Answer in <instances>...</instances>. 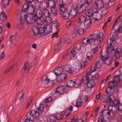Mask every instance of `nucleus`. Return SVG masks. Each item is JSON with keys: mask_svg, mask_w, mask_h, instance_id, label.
<instances>
[{"mask_svg": "<svg viewBox=\"0 0 122 122\" xmlns=\"http://www.w3.org/2000/svg\"><path fill=\"white\" fill-rule=\"evenodd\" d=\"M66 78V75L64 73H61L59 75L57 79V80L59 82L64 81Z\"/></svg>", "mask_w": 122, "mask_h": 122, "instance_id": "obj_14", "label": "nucleus"}, {"mask_svg": "<svg viewBox=\"0 0 122 122\" xmlns=\"http://www.w3.org/2000/svg\"><path fill=\"white\" fill-rule=\"evenodd\" d=\"M81 102H77L75 106L78 107H81L82 105V104Z\"/></svg>", "mask_w": 122, "mask_h": 122, "instance_id": "obj_59", "label": "nucleus"}, {"mask_svg": "<svg viewBox=\"0 0 122 122\" xmlns=\"http://www.w3.org/2000/svg\"><path fill=\"white\" fill-rule=\"evenodd\" d=\"M119 103V102L118 100H115L113 102H110L109 105L110 106H114L118 105Z\"/></svg>", "mask_w": 122, "mask_h": 122, "instance_id": "obj_30", "label": "nucleus"}, {"mask_svg": "<svg viewBox=\"0 0 122 122\" xmlns=\"http://www.w3.org/2000/svg\"><path fill=\"white\" fill-rule=\"evenodd\" d=\"M64 69L70 74L73 73L74 72L73 68L68 65H66L64 68Z\"/></svg>", "mask_w": 122, "mask_h": 122, "instance_id": "obj_13", "label": "nucleus"}, {"mask_svg": "<svg viewBox=\"0 0 122 122\" xmlns=\"http://www.w3.org/2000/svg\"><path fill=\"white\" fill-rule=\"evenodd\" d=\"M7 18V16L4 12H3L0 16V19L1 20L4 21Z\"/></svg>", "mask_w": 122, "mask_h": 122, "instance_id": "obj_35", "label": "nucleus"}, {"mask_svg": "<svg viewBox=\"0 0 122 122\" xmlns=\"http://www.w3.org/2000/svg\"><path fill=\"white\" fill-rule=\"evenodd\" d=\"M103 3V2L102 0H97L93 5V9H96V11H98L102 7Z\"/></svg>", "mask_w": 122, "mask_h": 122, "instance_id": "obj_10", "label": "nucleus"}, {"mask_svg": "<svg viewBox=\"0 0 122 122\" xmlns=\"http://www.w3.org/2000/svg\"><path fill=\"white\" fill-rule=\"evenodd\" d=\"M39 28L37 26H34L32 27V30L36 36H38L39 35Z\"/></svg>", "mask_w": 122, "mask_h": 122, "instance_id": "obj_23", "label": "nucleus"}, {"mask_svg": "<svg viewBox=\"0 0 122 122\" xmlns=\"http://www.w3.org/2000/svg\"><path fill=\"white\" fill-rule=\"evenodd\" d=\"M98 50V47L97 46L95 48H93L92 49V51L93 53H96L97 52Z\"/></svg>", "mask_w": 122, "mask_h": 122, "instance_id": "obj_49", "label": "nucleus"}, {"mask_svg": "<svg viewBox=\"0 0 122 122\" xmlns=\"http://www.w3.org/2000/svg\"><path fill=\"white\" fill-rule=\"evenodd\" d=\"M87 19L86 17L83 15H80V16L78 17V22L80 24H81L84 22Z\"/></svg>", "mask_w": 122, "mask_h": 122, "instance_id": "obj_17", "label": "nucleus"}, {"mask_svg": "<svg viewBox=\"0 0 122 122\" xmlns=\"http://www.w3.org/2000/svg\"><path fill=\"white\" fill-rule=\"evenodd\" d=\"M87 58L89 60H92L93 58V55L91 52L88 53L86 54Z\"/></svg>", "mask_w": 122, "mask_h": 122, "instance_id": "obj_41", "label": "nucleus"}, {"mask_svg": "<svg viewBox=\"0 0 122 122\" xmlns=\"http://www.w3.org/2000/svg\"><path fill=\"white\" fill-rule=\"evenodd\" d=\"M65 89L64 86H58L57 87V90L55 91H53V92H54V96H55L56 94H58L59 93L63 94L64 92Z\"/></svg>", "mask_w": 122, "mask_h": 122, "instance_id": "obj_12", "label": "nucleus"}, {"mask_svg": "<svg viewBox=\"0 0 122 122\" xmlns=\"http://www.w3.org/2000/svg\"><path fill=\"white\" fill-rule=\"evenodd\" d=\"M112 37L113 38V41H116V39L118 38V36L116 34H114L112 35Z\"/></svg>", "mask_w": 122, "mask_h": 122, "instance_id": "obj_58", "label": "nucleus"}, {"mask_svg": "<svg viewBox=\"0 0 122 122\" xmlns=\"http://www.w3.org/2000/svg\"><path fill=\"white\" fill-rule=\"evenodd\" d=\"M120 51V48H118L115 51L114 56L116 58L118 59L120 58L121 53L119 51Z\"/></svg>", "mask_w": 122, "mask_h": 122, "instance_id": "obj_27", "label": "nucleus"}, {"mask_svg": "<svg viewBox=\"0 0 122 122\" xmlns=\"http://www.w3.org/2000/svg\"><path fill=\"white\" fill-rule=\"evenodd\" d=\"M108 85L109 86L107 88L105 92L108 94L111 95L113 93L114 91V87L116 86L112 82H109Z\"/></svg>", "mask_w": 122, "mask_h": 122, "instance_id": "obj_9", "label": "nucleus"}, {"mask_svg": "<svg viewBox=\"0 0 122 122\" xmlns=\"http://www.w3.org/2000/svg\"><path fill=\"white\" fill-rule=\"evenodd\" d=\"M61 42L60 41V42L58 43L57 45L55 46V48L54 49V50H57L58 49V46H59L61 44Z\"/></svg>", "mask_w": 122, "mask_h": 122, "instance_id": "obj_62", "label": "nucleus"}, {"mask_svg": "<svg viewBox=\"0 0 122 122\" xmlns=\"http://www.w3.org/2000/svg\"><path fill=\"white\" fill-rule=\"evenodd\" d=\"M93 12L92 10L90 9H89L86 12V15L88 17L92 16Z\"/></svg>", "mask_w": 122, "mask_h": 122, "instance_id": "obj_37", "label": "nucleus"}, {"mask_svg": "<svg viewBox=\"0 0 122 122\" xmlns=\"http://www.w3.org/2000/svg\"><path fill=\"white\" fill-rule=\"evenodd\" d=\"M78 33L80 35L83 34L84 33V31L83 29L82 28H80L77 30Z\"/></svg>", "mask_w": 122, "mask_h": 122, "instance_id": "obj_47", "label": "nucleus"}, {"mask_svg": "<svg viewBox=\"0 0 122 122\" xmlns=\"http://www.w3.org/2000/svg\"><path fill=\"white\" fill-rule=\"evenodd\" d=\"M24 91L23 90H21L18 93V95L20 96L19 99L21 101H22L24 99Z\"/></svg>", "mask_w": 122, "mask_h": 122, "instance_id": "obj_24", "label": "nucleus"}, {"mask_svg": "<svg viewBox=\"0 0 122 122\" xmlns=\"http://www.w3.org/2000/svg\"><path fill=\"white\" fill-rule=\"evenodd\" d=\"M70 16L72 17L76 16L77 15H78L77 10L75 9H73L71 10L70 12Z\"/></svg>", "mask_w": 122, "mask_h": 122, "instance_id": "obj_25", "label": "nucleus"}, {"mask_svg": "<svg viewBox=\"0 0 122 122\" xmlns=\"http://www.w3.org/2000/svg\"><path fill=\"white\" fill-rule=\"evenodd\" d=\"M90 74L89 72H87L85 77H85L87 81H88L87 83V86L91 88L94 87L95 86V83L94 80L92 79L89 80V76H90Z\"/></svg>", "mask_w": 122, "mask_h": 122, "instance_id": "obj_7", "label": "nucleus"}, {"mask_svg": "<svg viewBox=\"0 0 122 122\" xmlns=\"http://www.w3.org/2000/svg\"><path fill=\"white\" fill-rule=\"evenodd\" d=\"M113 81L112 82L114 84L117 86L118 82L122 81V75H115L113 78Z\"/></svg>", "mask_w": 122, "mask_h": 122, "instance_id": "obj_11", "label": "nucleus"}, {"mask_svg": "<svg viewBox=\"0 0 122 122\" xmlns=\"http://www.w3.org/2000/svg\"><path fill=\"white\" fill-rule=\"evenodd\" d=\"M95 36L91 34L88 38H84L82 40L81 43L84 45H86L88 44H90L91 45L94 44L93 39L95 37Z\"/></svg>", "mask_w": 122, "mask_h": 122, "instance_id": "obj_6", "label": "nucleus"}, {"mask_svg": "<svg viewBox=\"0 0 122 122\" xmlns=\"http://www.w3.org/2000/svg\"><path fill=\"white\" fill-rule=\"evenodd\" d=\"M105 120L103 116H101L98 118V122H103Z\"/></svg>", "mask_w": 122, "mask_h": 122, "instance_id": "obj_51", "label": "nucleus"}, {"mask_svg": "<svg viewBox=\"0 0 122 122\" xmlns=\"http://www.w3.org/2000/svg\"><path fill=\"white\" fill-rule=\"evenodd\" d=\"M102 115L103 116L108 114V116H111V114H113L112 109H111L110 111H108L107 110H104L102 111Z\"/></svg>", "mask_w": 122, "mask_h": 122, "instance_id": "obj_22", "label": "nucleus"}, {"mask_svg": "<svg viewBox=\"0 0 122 122\" xmlns=\"http://www.w3.org/2000/svg\"><path fill=\"white\" fill-rule=\"evenodd\" d=\"M5 56V52L4 51H3L2 54L0 56V60L3 59Z\"/></svg>", "mask_w": 122, "mask_h": 122, "instance_id": "obj_64", "label": "nucleus"}, {"mask_svg": "<svg viewBox=\"0 0 122 122\" xmlns=\"http://www.w3.org/2000/svg\"><path fill=\"white\" fill-rule=\"evenodd\" d=\"M59 30H58L56 32L54 33L51 36V38H53L55 37L56 38H57L58 37V35L57 34L58 33Z\"/></svg>", "mask_w": 122, "mask_h": 122, "instance_id": "obj_53", "label": "nucleus"}, {"mask_svg": "<svg viewBox=\"0 0 122 122\" xmlns=\"http://www.w3.org/2000/svg\"><path fill=\"white\" fill-rule=\"evenodd\" d=\"M60 8V14L62 15V18L65 19H68L70 16V12L65 7L66 5L65 3L62 0L60 1L59 4Z\"/></svg>", "mask_w": 122, "mask_h": 122, "instance_id": "obj_4", "label": "nucleus"}, {"mask_svg": "<svg viewBox=\"0 0 122 122\" xmlns=\"http://www.w3.org/2000/svg\"><path fill=\"white\" fill-rule=\"evenodd\" d=\"M52 100L51 97H49L47 98L45 100V103H48L50 102Z\"/></svg>", "mask_w": 122, "mask_h": 122, "instance_id": "obj_52", "label": "nucleus"}, {"mask_svg": "<svg viewBox=\"0 0 122 122\" xmlns=\"http://www.w3.org/2000/svg\"><path fill=\"white\" fill-rule=\"evenodd\" d=\"M97 68H99L100 67L101 64L99 60L98 61L96 62L94 66Z\"/></svg>", "mask_w": 122, "mask_h": 122, "instance_id": "obj_46", "label": "nucleus"}, {"mask_svg": "<svg viewBox=\"0 0 122 122\" xmlns=\"http://www.w3.org/2000/svg\"><path fill=\"white\" fill-rule=\"evenodd\" d=\"M52 6L51 8V13L52 14H54L55 15H57V9L55 8V6Z\"/></svg>", "mask_w": 122, "mask_h": 122, "instance_id": "obj_31", "label": "nucleus"}, {"mask_svg": "<svg viewBox=\"0 0 122 122\" xmlns=\"http://www.w3.org/2000/svg\"><path fill=\"white\" fill-rule=\"evenodd\" d=\"M71 21L70 20L68 21L66 23V27H70L71 25Z\"/></svg>", "mask_w": 122, "mask_h": 122, "instance_id": "obj_63", "label": "nucleus"}, {"mask_svg": "<svg viewBox=\"0 0 122 122\" xmlns=\"http://www.w3.org/2000/svg\"><path fill=\"white\" fill-rule=\"evenodd\" d=\"M10 2L9 0H3L2 1V3L4 7H5L9 4Z\"/></svg>", "mask_w": 122, "mask_h": 122, "instance_id": "obj_36", "label": "nucleus"}, {"mask_svg": "<svg viewBox=\"0 0 122 122\" xmlns=\"http://www.w3.org/2000/svg\"><path fill=\"white\" fill-rule=\"evenodd\" d=\"M21 24H19L18 26V27L20 29H24V27L23 26V24H24L23 23H22L20 22Z\"/></svg>", "mask_w": 122, "mask_h": 122, "instance_id": "obj_61", "label": "nucleus"}, {"mask_svg": "<svg viewBox=\"0 0 122 122\" xmlns=\"http://www.w3.org/2000/svg\"><path fill=\"white\" fill-rule=\"evenodd\" d=\"M122 32V27H119L118 30H116L115 31V33H119Z\"/></svg>", "mask_w": 122, "mask_h": 122, "instance_id": "obj_50", "label": "nucleus"}, {"mask_svg": "<svg viewBox=\"0 0 122 122\" xmlns=\"http://www.w3.org/2000/svg\"><path fill=\"white\" fill-rule=\"evenodd\" d=\"M45 21L46 22V20L45 18L43 17H41L39 18V19L37 20V23L38 25H43Z\"/></svg>", "mask_w": 122, "mask_h": 122, "instance_id": "obj_18", "label": "nucleus"}, {"mask_svg": "<svg viewBox=\"0 0 122 122\" xmlns=\"http://www.w3.org/2000/svg\"><path fill=\"white\" fill-rule=\"evenodd\" d=\"M78 49L76 47H75L73 49H72L71 51V53L74 55H76Z\"/></svg>", "mask_w": 122, "mask_h": 122, "instance_id": "obj_40", "label": "nucleus"}, {"mask_svg": "<svg viewBox=\"0 0 122 122\" xmlns=\"http://www.w3.org/2000/svg\"><path fill=\"white\" fill-rule=\"evenodd\" d=\"M29 66V62H27L25 63L24 65L23 69L24 70H25L27 69Z\"/></svg>", "mask_w": 122, "mask_h": 122, "instance_id": "obj_56", "label": "nucleus"}, {"mask_svg": "<svg viewBox=\"0 0 122 122\" xmlns=\"http://www.w3.org/2000/svg\"><path fill=\"white\" fill-rule=\"evenodd\" d=\"M56 119H57L56 117L53 116H51L50 118V121L51 122H56Z\"/></svg>", "mask_w": 122, "mask_h": 122, "instance_id": "obj_43", "label": "nucleus"}, {"mask_svg": "<svg viewBox=\"0 0 122 122\" xmlns=\"http://www.w3.org/2000/svg\"><path fill=\"white\" fill-rule=\"evenodd\" d=\"M36 9L33 6H30L28 11L30 13L29 14H31L33 16H35L34 13L35 12Z\"/></svg>", "mask_w": 122, "mask_h": 122, "instance_id": "obj_21", "label": "nucleus"}, {"mask_svg": "<svg viewBox=\"0 0 122 122\" xmlns=\"http://www.w3.org/2000/svg\"><path fill=\"white\" fill-rule=\"evenodd\" d=\"M108 99L106 97L104 96H102L101 97V101L103 102H107L108 103L107 99Z\"/></svg>", "mask_w": 122, "mask_h": 122, "instance_id": "obj_44", "label": "nucleus"}, {"mask_svg": "<svg viewBox=\"0 0 122 122\" xmlns=\"http://www.w3.org/2000/svg\"><path fill=\"white\" fill-rule=\"evenodd\" d=\"M64 112H62L61 113L58 114L56 115L57 120H60L62 119L64 116H66V115H64Z\"/></svg>", "mask_w": 122, "mask_h": 122, "instance_id": "obj_29", "label": "nucleus"}, {"mask_svg": "<svg viewBox=\"0 0 122 122\" xmlns=\"http://www.w3.org/2000/svg\"><path fill=\"white\" fill-rule=\"evenodd\" d=\"M34 16L31 14L26 15L22 13L20 15V22L24 23L26 21L27 23L32 24L36 21V18Z\"/></svg>", "mask_w": 122, "mask_h": 122, "instance_id": "obj_3", "label": "nucleus"}, {"mask_svg": "<svg viewBox=\"0 0 122 122\" xmlns=\"http://www.w3.org/2000/svg\"><path fill=\"white\" fill-rule=\"evenodd\" d=\"M35 16H34L36 18V20H37V18H40L42 16V12L41 10L39 9H37L36 11V14H34Z\"/></svg>", "mask_w": 122, "mask_h": 122, "instance_id": "obj_19", "label": "nucleus"}, {"mask_svg": "<svg viewBox=\"0 0 122 122\" xmlns=\"http://www.w3.org/2000/svg\"><path fill=\"white\" fill-rule=\"evenodd\" d=\"M73 107L71 106H70L69 107V109L66 110L64 113V115H66V116L69 115L70 114L71 112H69V111H72L73 110Z\"/></svg>", "mask_w": 122, "mask_h": 122, "instance_id": "obj_34", "label": "nucleus"}, {"mask_svg": "<svg viewBox=\"0 0 122 122\" xmlns=\"http://www.w3.org/2000/svg\"><path fill=\"white\" fill-rule=\"evenodd\" d=\"M14 65H12L10 67L8 68L6 70L4 71V73H9L10 71L12 70L13 68H14Z\"/></svg>", "mask_w": 122, "mask_h": 122, "instance_id": "obj_42", "label": "nucleus"}, {"mask_svg": "<svg viewBox=\"0 0 122 122\" xmlns=\"http://www.w3.org/2000/svg\"><path fill=\"white\" fill-rule=\"evenodd\" d=\"M28 114H27L26 116V117L27 119H25V121L24 122H32V121H33V120H31V119L28 118H29V117L28 116Z\"/></svg>", "mask_w": 122, "mask_h": 122, "instance_id": "obj_54", "label": "nucleus"}, {"mask_svg": "<svg viewBox=\"0 0 122 122\" xmlns=\"http://www.w3.org/2000/svg\"><path fill=\"white\" fill-rule=\"evenodd\" d=\"M96 68L94 66H92L90 69V72L92 73L94 71L96 70Z\"/></svg>", "mask_w": 122, "mask_h": 122, "instance_id": "obj_57", "label": "nucleus"}, {"mask_svg": "<svg viewBox=\"0 0 122 122\" xmlns=\"http://www.w3.org/2000/svg\"><path fill=\"white\" fill-rule=\"evenodd\" d=\"M81 99H80V101L81 102H86L88 99V97L87 96H82L81 97Z\"/></svg>", "mask_w": 122, "mask_h": 122, "instance_id": "obj_38", "label": "nucleus"}, {"mask_svg": "<svg viewBox=\"0 0 122 122\" xmlns=\"http://www.w3.org/2000/svg\"><path fill=\"white\" fill-rule=\"evenodd\" d=\"M91 35L95 36V38L93 39V42L95 45H99L103 38V34L102 32H100L97 35L95 34Z\"/></svg>", "mask_w": 122, "mask_h": 122, "instance_id": "obj_5", "label": "nucleus"}, {"mask_svg": "<svg viewBox=\"0 0 122 122\" xmlns=\"http://www.w3.org/2000/svg\"><path fill=\"white\" fill-rule=\"evenodd\" d=\"M39 34L41 36L45 35L46 33L45 32V29L43 27H40L39 28Z\"/></svg>", "mask_w": 122, "mask_h": 122, "instance_id": "obj_28", "label": "nucleus"}, {"mask_svg": "<svg viewBox=\"0 0 122 122\" xmlns=\"http://www.w3.org/2000/svg\"><path fill=\"white\" fill-rule=\"evenodd\" d=\"M98 11L100 14L101 15H105L107 12V9L105 7L102 8V7H101Z\"/></svg>", "mask_w": 122, "mask_h": 122, "instance_id": "obj_16", "label": "nucleus"}, {"mask_svg": "<svg viewBox=\"0 0 122 122\" xmlns=\"http://www.w3.org/2000/svg\"><path fill=\"white\" fill-rule=\"evenodd\" d=\"M29 4L28 3H26L25 4L23 7V10L22 11L24 12L25 11H26L27 10H28V9L29 7V6H30L29 5Z\"/></svg>", "mask_w": 122, "mask_h": 122, "instance_id": "obj_33", "label": "nucleus"}, {"mask_svg": "<svg viewBox=\"0 0 122 122\" xmlns=\"http://www.w3.org/2000/svg\"><path fill=\"white\" fill-rule=\"evenodd\" d=\"M120 19V17H118L117 18V19H116V20H115V23L113 25V26L112 27V30H113L115 28V27H116V28L117 27V25H116V23H117V20H118V19Z\"/></svg>", "mask_w": 122, "mask_h": 122, "instance_id": "obj_45", "label": "nucleus"}, {"mask_svg": "<svg viewBox=\"0 0 122 122\" xmlns=\"http://www.w3.org/2000/svg\"><path fill=\"white\" fill-rule=\"evenodd\" d=\"M92 23V19L91 18L87 19L84 22L85 26L86 28H90L91 26Z\"/></svg>", "mask_w": 122, "mask_h": 122, "instance_id": "obj_15", "label": "nucleus"}, {"mask_svg": "<svg viewBox=\"0 0 122 122\" xmlns=\"http://www.w3.org/2000/svg\"><path fill=\"white\" fill-rule=\"evenodd\" d=\"M98 11H96L93 12L92 15V17L94 19H97L98 18V14L99 15V14L98 13Z\"/></svg>", "mask_w": 122, "mask_h": 122, "instance_id": "obj_39", "label": "nucleus"}, {"mask_svg": "<svg viewBox=\"0 0 122 122\" xmlns=\"http://www.w3.org/2000/svg\"><path fill=\"white\" fill-rule=\"evenodd\" d=\"M89 114L88 112H85V113L82 115L83 117H84L85 119H86V120H87V115Z\"/></svg>", "mask_w": 122, "mask_h": 122, "instance_id": "obj_60", "label": "nucleus"}, {"mask_svg": "<svg viewBox=\"0 0 122 122\" xmlns=\"http://www.w3.org/2000/svg\"><path fill=\"white\" fill-rule=\"evenodd\" d=\"M41 81L44 83L48 84L50 81L46 76H43L41 78Z\"/></svg>", "mask_w": 122, "mask_h": 122, "instance_id": "obj_26", "label": "nucleus"}, {"mask_svg": "<svg viewBox=\"0 0 122 122\" xmlns=\"http://www.w3.org/2000/svg\"><path fill=\"white\" fill-rule=\"evenodd\" d=\"M44 14L45 16L47 17L49 15V12L47 10L45 9L44 10Z\"/></svg>", "mask_w": 122, "mask_h": 122, "instance_id": "obj_55", "label": "nucleus"}, {"mask_svg": "<svg viewBox=\"0 0 122 122\" xmlns=\"http://www.w3.org/2000/svg\"><path fill=\"white\" fill-rule=\"evenodd\" d=\"M115 99V98L114 96L112 95L110 96L107 99V101H108V103L109 104L111 102H113Z\"/></svg>", "mask_w": 122, "mask_h": 122, "instance_id": "obj_32", "label": "nucleus"}, {"mask_svg": "<svg viewBox=\"0 0 122 122\" xmlns=\"http://www.w3.org/2000/svg\"><path fill=\"white\" fill-rule=\"evenodd\" d=\"M54 71L56 75H59L61 74L63 71V69L61 67H58L55 69Z\"/></svg>", "mask_w": 122, "mask_h": 122, "instance_id": "obj_20", "label": "nucleus"}, {"mask_svg": "<svg viewBox=\"0 0 122 122\" xmlns=\"http://www.w3.org/2000/svg\"><path fill=\"white\" fill-rule=\"evenodd\" d=\"M99 75L97 73L95 74L94 76L92 77V79L96 80L99 77Z\"/></svg>", "mask_w": 122, "mask_h": 122, "instance_id": "obj_48", "label": "nucleus"}, {"mask_svg": "<svg viewBox=\"0 0 122 122\" xmlns=\"http://www.w3.org/2000/svg\"><path fill=\"white\" fill-rule=\"evenodd\" d=\"M35 106L37 109L36 111L32 110L30 111V114L29 119L33 120V121L36 118H38L40 115L42 114L44 112V109L45 106L43 104L36 102L35 104Z\"/></svg>", "mask_w": 122, "mask_h": 122, "instance_id": "obj_2", "label": "nucleus"}, {"mask_svg": "<svg viewBox=\"0 0 122 122\" xmlns=\"http://www.w3.org/2000/svg\"><path fill=\"white\" fill-rule=\"evenodd\" d=\"M110 40H107V47L106 51V52L107 53V54L105 55V54L103 52V51L101 52L100 55V56L101 59L103 63L104 62L105 64L107 65H109L111 64V60L109 57H107V55L110 52L113 51L114 50L113 46H112V44L110 42Z\"/></svg>", "mask_w": 122, "mask_h": 122, "instance_id": "obj_1", "label": "nucleus"}, {"mask_svg": "<svg viewBox=\"0 0 122 122\" xmlns=\"http://www.w3.org/2000/svg\"><path fill=\"white\" fill-rule=\"evenodd\" d=\"M84 81V80L83 78L81 79V81L80 80H78V81H74L71 80L68 81L67 82L66 86L69 87H72L74 86L75 84H76L79 86H80L81 85L82 83L81 82L79 84H78L77 83L78 81H79V82H83Z\"/></svg>", "mask_w": 122, "mask_h": 122, "instance_id": "obj_8", "label": "nucleus"}]
</instances>
